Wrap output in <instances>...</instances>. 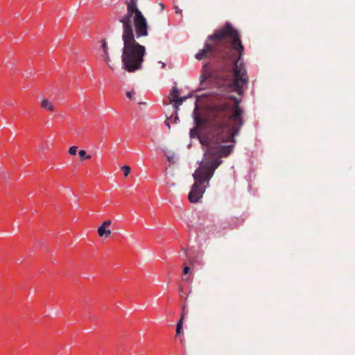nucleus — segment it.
Returning a JSON list of instances; mask_svg holds the SVG:
<instances>
[{"mask_svg":"<svg viewBox=\"0 0 355 355\" xmlns=\"http://www.w3.org/2000/svg\"><path fill=\"white\" fill-rule=\"evenodd\" d=\"M190 270H191L190 266H184L183 268V275H188L190 272Z\"/></svg>","mask_w":355,"mask_h":355,"instance_id":"nucleus-20","label":"nucleus"},{"mask_svg":"<svg viewBox=\"0 0 355 355\" xmlns=\"http://www.w3.org/2000/svg\"><path fill=\"white\" fill-rule=\"evenodd\" d=\"M173 101H174V105H175V108H177L179 105H180L183 103L182 100H180V97H178Z\"/></svg>","mask_w":355,"mask_h":355,"instance_id":"nucleus-19","label":"nucleus"},{"mask_svg":"<svg viewBox=\"0 0 355 355\" xmlns=\"http://www.w3.org/2000/svg\"><path fill=\"white\" fill-rule=\"evenodd\" d=\"M187 314V311L185 310V306H183L182 310V315L181 318L179 320V321L177 323L176 326V334L180 335L182 333V325H183V320L184 318L185 315Z\"/></svg>","mask_w":355,"mask_h":355,"instance_id":"nucleus-10","label":"nucleus"},{"mask_svg":"<svg viewBox=\"0 0 355 355\" xmlns=\"http://www.w3.org/2000/svg\"><path fill=\"white\" fill-rule=\"evenodd\" d=\"M135 91L132 89L131 91H128L126 92L125 95L126 96L129 98V99H132V97L133 96L135 95Z\"/></svg>","mask_w":355,"mask_h":355,"instance_id":"nucleus-18","label":"nucleus"},{"mask_svg":"<svg viewBox=\"0 0 355 355\" xmlns=\"http://www.w3.org/2000/svg\"><path fill=\"white\" fill-rule=\"evenodd\" d=\"M180 100H182V102H184L186 99H187V97H180Z\"/></svg>","mask_w":355,"mask_h":355,"instance_id":"nucleus-23","label":"nucleus"},{"mask_svg":"<svg viewBox=\"0 0 355 355\" xmlns=\"http://www.w3.org/2000/svg\"><path fill=\"white\" fill-rule=\"evenodd\" d=\"M190 276H191V274H190L187 277H186V278H185V279H186V280H189V279Z\"/></svg>","mask_w":355,"mask_h":355,"instance_id":"nucleus-25","label":"nucleus"},{"mask_svg":"<svg viewBox=\"0 0 355 355\" xmlns=\"http://www.w3.org/2000/svg\"><path fill=\"white\" fill-rule=\"evenodd\" d=\"M112 222L110 220H107L104 221L102 225L98 228L97 232L99 236H105L107 238L111 234V231L110 230H107V228L110 226Z\"/></svg>","mask_w":355,"mask_h":355,"instance_id":"nucleus-8","label":"nucleus"},{"mask_svg":"<svg viewBox=\"0 0 355 355\" xmlns=\"http://www.w3.org/2000/svg\"><path fill=\"white\" fill-rule=\"evenodd\" d=\"M159 5L162 10H164L165 9V6L163 3H159Z\"/></svg>","mask_w":355,"mask_h":355,"instance_id":"nucleus-22","label":"nucleus"},{"mask_svg":"<svg viewBox=\"0 0 355 355\" xmlns=\"http://www.w3.org/2000/svg\"><path fill=\"white\" fill-rule=\"evenodd\" d=\"M119 21L123 25V67L128 72H134L141 69L146 53V47L136 41L135 36L139 38L148 35L146 19L138 9L137 0L127 3V13Z\"/></svg>","mask_w":355,"mask_h":355,"instance_id":"nucleus-3","label":"nucleus"},{"mask_svg":"<svg viewBox=\"0 0 355 355\" xmlns=\"http://www.w3.org/2000/svg\"><path fill=\"white\" fill-rule=\"evenodd\" d=\"M166 67V64L164 62H162V68L164 69Z\"/></svg>","mask_w":355,"mask_h":355,"instance_id":"nucleus-24","label":"nucleus"},{"mask_svg":"<svg viewBox=\"0 0 355 355\" xmlns=\"http://www.w3.org/2000/svg\"><path fill=\"white\" fill-rule=\"evenodd\" d=\"M218 167V164H214L209 159L205 158V161L200 164L199 166L193 174L194 182L208 187L209 185V180L214 175V173Z\"/></svg>","mask_w":355,"mask_h":355,"instance_id":"nucleus-5","label":"nucleus"},{"mask_svg":"<svg viewBox=\"0 0 355 355\" xmlns=\"http://www.w3.org/2000/svg\"><path fill=\"white\" fill-rule=\"evenodd\" d=\"M168 160L169 162H171V161H172V159H170V158L168 157Z\"/></svg>","mask_w":355,"mask_h":355,"instance_id":"nucleus-27","label":"nucleus"},{"mask_svg":"<svg viewBox=\"0 0 355 355\" xmlns=\"http://www.w3.org/2000/svg\"><path fill=\"white\" fill-rule=\"evenodd\" d=\"M174 8L175 10V13H177V14L182 13V10L178 6H175Z\"/></svg>","mask_w":355,"mask_h":355,"instance_id":"nucleus-21","label":"nucleus"},{"mask_svg":"<svg viewBox=\"0 0 355 355\" xmlns=\"http://www.w3.org/2000/svg\"><path fill=\"white\" fill-rule=\"evenodd\" d=\"M78 148L76 146H71L69 149V153L71 155H76L77 153Z\"/></svg>","mask_w":355,"mask_h":355,"instance_id":"nucleus-17","label":"nucleus"},{"mask_svg":"<svg viewBox=\"0 0 355 355\" xmlns=\"http://www.w3.org/2000/svg\"><path fill=\"white\" fill-rule=\"evenodd\" d=\"M234 145H216L208 147L204 154V158L209 159L213 164H222L221 157H228L233 151Z\"/></svg>","mask_w":355,"mask_h":355,"instance_id":"nucleus-6","label":"nucleus"},{"mask_svg":"<svg viewBox=\"0 0 355 355\" xmlns=\"http://www.w3.org/2000/svg\"><path fill=\"white\" fill-rule=\"evenodd\" d=\"M207 187L202 184H198L196 182L191 187V191L188 195V199L190 202H198L202 198L205 191Z\"/></svg>","mask_w":355,"mask_h":355,"instance_id":"nucleus-7","label":"nucleus"},{"mask_svg":"<svg viewBox=\"0 0 355 355\" xmlns=\"http://www.w3.org/2000/svg\"><path fill=\"white\" fill-rule=\"evenodd\" d=\"M200 142H201V144H202V145H205V142H204V141H200Z\"/></svg>","mask_w":355,"mask_h":355,"instance_id":"nucleus-26","label":"nucleus"},{"mask_svg":"<svg viewBox=\"0 0 355 355\" xmlns=\"http://www.w3.org/2000/svg\"><path fill=\"white\" fill-rule=\"evenodd\" d=\"M179 120L178 113L175 112V115L171 116L170 117H168L166 121H164V124L168 126V128H171L170 123L172 122L173 123H177V121Z\"/></svg>","mask_w":355,"mask_h":355,"instance_id":"nucleus-12","label":"nucleus"},{"mask_svg":"<svg viewBox=\"0 0 355 355\" xmlns=\"http://www.w3.org/2000/svg\"><path fill=\"white\" fill-rule=\"evenodd\" d=\"M79 157L81 160L90 159L91 155H87L86 151L84 150H81L78 152Z\"/></svg>","mask_w":355,"mask_h":355,"instance_id":"nucleus-15","label":"nucleus"},{"mask_svg":"<svg viewBox=\"0 0 355 355\" xmlns=\"http://www.w3.org/2000/svg\"><path fill=\"white\" fill-rule=\"evenodd\" d=\"M244 52L240 33L230 22L214 30L195 55L197 60H207L202 66L200 85L203 86L207 81L220 84L232 80L233 90L242 94L248 83L245 63L241 60Z\"/></svg>","mask_w":355,"mask_h":355,"instance_id":"nucleus-1","label":"nucleus"},{"mask_svg":"<svg viewBox=\"0 0 355 355\" xmlns=\"http://www.w3.org/2000/svg\"><path fill=\"white\" fill-rule=\"evenodd\" d=\"M241 100L223 93L214 94L206 106L207 117L200 114L194 117V123L199 128L207 124L214 131V139L218 143H234L235 137L244 125V110Z\"/></svg>","mask_w":355,"mask_h":355,"instance_id":"nucleus-2","label":"nucleus"},{"mask_svg":"<svg viewBox=\"0 0 355 355\" xmlns=\"http://www.w3.org/2000/svg\"><path fill=\"white\" fill-rule=\"evenodd\" d=\"M168 160L169 162H171V161H172V159H170V158L168 157Z\"/></svg>","mask_w":355,"mask_h":355,"instance_id":"nucleus-28","label":"nucleus"},{"mask_svg":"<svg viewBox=\"0 0 355 355\" xmlns=\"http://www.w3.org/2000/svg\"><path fill=\"white\" fill-rule=\"evenodd\" d=\"M187 226L189 231H194L198 236H208L216 230L212 218L202 211L193 213Z\"/></svg>","mask_w":355,"mask_h":355,"instance_id":"nucleus-4","label":"nucleus"},{"mask_svg":"<svg viewBox=\"0 0 355 355\" xmlns=\"http://www.w3.org/2000/svg\"><path fill=\"white\" fill-rule=\"evenodd\" d=\"M200 128L198 127L195 126L194 128H191L189 132V135L191 138H196L199 137V130Z\"/></svg>","mask_w":355,"mask_h":355,"instance_id":"nucleus-13","label":"nucleus"},{"mask_svg":"<svg viewBox=\"0 0 355 355\" xmlns=\"http://www.w3.org/2000/svg\"><path fill=\"white\" fill-rule=\"evenodd\" d=\"M179 97V91L176 87H173L170 93L171 101H173Z\"/></svg>","mask_w":355,"mask_h":355,"instance_id":"nucleus-14","label":"nucleus"},{"mask_svg":"<svg viewBox=\"0 0 355 355\" xmlns=\"http://www.w3.org/2000/svg\"><path fill=\"white\" fill-rule=\"evenodd\" d=\"M101 48L102 49L103 51V54L102 55L104 60L108 63L110 60V56H109V53H108V46H107V42L105 40V39H102L101 40Z\"/></svg>","mask_w":355,"mask_h":355,"instance_id":"nucleus-9","label":"nucleus"},{"mask_svg":"<svg viewBox=\"0 0 355 355\" xmlns=\"http://www.w3.org/2000/svg\"><path fill=\"white\" fill-rule=\"evenodd\" d=\"M40 107L50 112H53L55 111V107L52 104L51 101H49L48 99H42L40 103Z\"/></svg>","mask_w":355,"mask_h":355,"instance_id":"nucleus-11","label":"nucleus"},{"mask_svg":"<svg viewBox=\"0 0 355 355\" xmlns=\"http://www.w3.org/2000/svg\"><path fill=\"white\" fill-rule=\"evenodd\" d=\"M124 176L127 177L130 173L131 168L128 166H123L121 168Z\"/></svg>","mask_w":355,"mask_h":355,"instance_id":"nucleus-16","label":"nucleus"}]
</instances>
